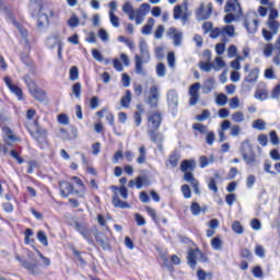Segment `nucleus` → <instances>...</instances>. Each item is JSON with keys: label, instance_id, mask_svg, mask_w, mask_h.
Segmentation results:
<instances>
[{"label": "nucleus", "instance_id": "28", "mask_svg": "<svg viewBox=\"0 0 280 280\" xmlns=\"http://www.w3.org/2000/svg\"><path fill=\"white\" fill-rule=\"evenodd\" d=\"M259 26L258 20H253L252 22L248 20H245L244 27H246L248 34H255L257 32V27Z\"/></svg>", "mask_w": 280, "mask_h": 280}, {"label": "nucleus", "instance_id": "58", "mask_svg": "<svg viewBox=\"0 0 280 280\" xmlns=\"http://www.w3.org/2000/svg\"><path fill=\"white\" fill-rule=\"evenodd\" d=\"M80 78V71L78 70V67H72L70 69V80L75 81Z\"/></svg>", "mask_w": 280, "mask_h": 280}, {"label": "nucleus", "instance_id": "5", "mask_svg": "<svg viewBox=\"0 0 280 280\" xmlns=\"http://www.w3.org/2000/svg\"><path fill=\"white\" fill-rule=\"evenodd\" d=\"M267 27L269 31L262 28V36L267 43H270V40H272V36H277V34H279L280 22L277 20H267Z\"/></svg>", "mask_w": 280, "mask_h": 280}, {"label": "nucleus", "instance_id": "60", "mask_svg": "<svg viewBox=\"0 0 280 280\" xmlns=\"http://www.w3.org/2000/svg\"><path fill=\"white\" fill-rule=\"evenodd\" d=\"M182 192L184 198H191V188H189V185L184 184L182 186Z\"/></svg>", "mask_w": 280, "mask_h": 280}, {"label": "nucleus", "instance_id": "61", "mask_svg": "<svg viewBox=\"0 0 280 280\" xmlns=\"http://www.w3.org/2000/svg\"><path fill=\"white\" fill-rule=\"evenodd\" d=\"M269 137L272 145H279L280 140L279 136H277V131H270Z\"/></svg>", "mask_w": 280, "mask_h": 280}, {"label": "nucleus", "instance_id": "34", "mask_svg": "<svg viewBox=\"0 0 280 280\" xmlns=\"http://www.w3.org/2000/svg\"><path fill=\"white\" fill-rule=\"evenodd\" d=\"M221 36H230V38H233L235 36V26L233 25H226L221 30Z\"/></svg>", "mask_w": 280, "mask_h": 280}, {"label": "nucleus", "instance_id": "47", "mask_svg": "<svg viewBox=\"0 0 280 280\" xmlns=\"http://www.w3.org/2000/svg\"><path fill=\"white\" fill-rule=\"evenodd\" d=\"M211 246L214 250H222V240L218 236L212 238Z\"/></svg>", "mask_w": 280, "mask_h": 280}, {"label": "nucleus", "instance_id": "48", "mask_svg": "<svg viewBox=\"0 0 280 280\" xmlns=\"http://www.w3.org/2000/svg\"><path fill=\"white\" fill-rule=\"evenodd\" d=\"M232 230L234 231V233H237L238 235H242V233H244V226H242V223H240V221L233 222Z\"/></svg>", "mask_w": 280, "mask_h": 280}, {"label": "nucleus", "instance_id": "21", "mask_svg": "<svg viewBox=\"0 0 280 280\" xmlns=\"http://www.w3.org/2000/svg\"><path fill=\"white\" fill-rule=\"evenodd\" d=\"M215 90V78L209 77L202 84V93L208 95L211 91Z\"/></svg>", "mask_w": 280, "mask_h": 280}, {"label": "nucleus", "instance_id": "31", "mask_svg": "<svg viewBox=\"0 0 280 280\" xmlns=\"http://www.w3.org/2000/svg\"><path fill=\"white\" fill-rule=\"evenodd\" d=\"M154 23L155 21L153 18L148 19V23L142 27V31H141L144 36H150V34H152Z\"/></svg>", "mask_w": 280, "mask_h": 280}, {"label": "nucleus", "instance_id": "53", "mask_svg": "<svg viewBox=\"0 0 280 280\" xmlns=\"http://www.w3.org/2000/svg\"><path fill=\"white\" fill-rule=\"evenodd\" d=\"M136 12L142 14V16H147L150 12V4L149 3H142L140 5V9L137 10Z\"/></svg>", "mask_w": 280, "mask_h": 280}, {"label": "nucleus", "instance_id": "16", "mask_svg": "<svg viewBox=\"0 0 280 280\" xmlns=\"http://www.w3.org/2000/svg\"><path fill=\"white\" fill-rule=\"evenodd\" d=\"M167 105L172 110L178 108V92L176 90H170L166 94Z\"/></svg>", "mask_w": 280, "mask_h": 280}, {"label": "nucleus", "instance_id": "39", "mask_svg": "<svg viewBox=\"0 0 280 280\" xmlns=\"http://www.w3.org/2000/svg\"><path fill=\"white\" fill-rule=\"evenodd\" d=\"M228 102L229 97L223 93L219 94L215 98V104H218V106H226Z\"/></svg>", "mask_w": 280, "mask_h": 280}, {"label": "nucleus", "instance_id": "42", "mask_svg": "<svg viewBox=\"0 0 280 280\" xmlns=\"http://www.w3.org/2000/svg\"><path fill=\"white\" fill-rule=\"evenodd\" d=\"M37 240L43 244V246H49V241L47 240V234H45V232L39 231L37 233Z\"/></svg>", "mask_w": 280, "mask_h": 280}, {"label": "nucleus", "instance_id": "38", "mask_svg": "<svg viewBox=\"0 0 280 280\" xmlns=\"http://www.w3.org/2000/svg\"><path fill=\"white\" fill-rule=\"evenodd\" d=\"M72 93L77 97V100H80L82 95V84L80 82H77L72 85Z\"/></svg>", "mask_w": 280, "mask_h": 280}, {"label": "nucleus", "instance_id": "15", "mask_svg": "<svg viewBox=\"0 0 280 280\" xmlns=\"http://www.w3.org/2000/svg\"><path fill=\"white\" fill-rule=\"evenodd\" d=\"M167 36L173 38V43L175 47H180L183 45V32L174 27H171L167 31Z\"/></svg>", "mask_w": 280, "mask_h": 280}, {"label": "nucleus", "instance_id": "37", "mask_svg": "<svg viewBox=\"0 0 280 280\" xmlns=\"http://www.w3.org/2000/svg\"><path fill=\"white\" fill-rule=\"evenodd\" d=\"M194 130L200 132V135H207L209 132V127L207 125H202L200 122H195L192 125Z\"/></svg>", "mask_w": 280, "mask_h": 280}, {"label": "nucleus", "instance_id": "33", "mask_svg": "<svg viewBox=\"0 0 280 280\" xmlns=\"http://www.w3.org/2000/svg\"><path fill=\"white\" fill-rule=\"evenodd\" d=\"M139 158L137 159V163L139 165H143V163H145V159H148V150L145 149L144 145H141L139 148Z\"/></svg>", "mask_w": 280, "mask_h": 280}, {"label": "nucleus", "instance_id": "55", "mask_svg": "<svg viewBox=\"0 0 280 280\" xmlns=\"http://www.w3.org/2000/svg\"><path fill=\"white\" fill-rule=\"evenodd\" d=\"M240 132H242V128L238 125H233L230 127L231 137H240Z\"/></svg>", "mask_w": 280, "mask_h": 280}, {"label": "nucleus", "instance_id": "13", "mask_svg": "<svg viewBox=\"0 0 280 280\" xmlns=\"http://www.w3.org/2000/svg\"><path fill=\"white\" fill-rule=\"evenodd\" d=\"M212 10H213V7L211 5V3L207 5V10H205V3H201L196 11L197 20L207 21V19L211 16Z\"/></svg>", "mask_w": 280, "mask_h": 280}, {"label": "nucleus", "instance_id": "29", "mask_svg": "<svg viewBox=\"0 0 280 280\" xmlns=\"http://www.w3.org/2000/svg\"><path fill=\"white\" fill-rule=\"evenodd\" d=\"M122 12L129 16L130 21H135V14L137 11H135V8H132V4L130 2H125L122 5Z\"/></svg>", "mask_w": 280, "mask_h": 280}, {"label": "nucleus", "instance_id": "22", "mask_svg": "<svg viewBox=\"0 0 280 280\" xmlns=\"http://www.w3.org/2000/svg\"><path fill=\"white\" fill-rule=\"evenodd\" d=\"M200 255V249H189L188 250V256H187V259H188V265L190 266V268L194 270L196 269V259H198Z\"/></svg>", "mask_w": 280, "mask_h": 280}, {"label": "nucleus", "instance_id": "62", "mask_svg": "<svg viewBox=\"0 0 280 280\" xmlns=\"http://www.w3.org/2000/svg\"><path fill=\"white\" fill-rule=\"evenodd\" d=\"M109 21L114 27H119V18L113 11L109 12Z\"/></svg>", "mask_w": 280, "mask_h": 280}, {"label": "nucleus", "instance_id": "45", "mask_svg": "<svg viewBox=\"0 0 280 280\" xmlns=\"http://www.w3.org/2000/svg\"><path fill=\"white\" fill-rule=\"evenodd\" d=\"M253 128L255 130H266V121H264L262 119H256L253 122Z\"/></svg>", "mask_w": 280, "mask_h": 280}, {"label": "nucleus", "instance_id": "17", "mask_svg": "<svg viewBox=\"0 0 280 280\" xmlns=\"http://www.w3.org/2000/svg\"><path fill=\"white\" fill-rule=\"evenodd\" d=\"M4 83L8 86L9 91L16 95L18 100H23V90L18 85L12 84L10 77H4Z\"/></svg>", "mask_w": 280, "mask_h": 280}, {"label": "nucleus", "instance_id": "12", "mask_svg": "<svg viewBox=\"0 0 280 280\" xmlns=\"http://www.w3.org/2000/svg\"><path fill=\"white\" fill-rule=\"evenodd\" d=\"M224 12L242 16V5L237 0H228L224 7Z\"/></svg>", "mask_w": 280, "mask_h": 280}, {"label": "nucleus", "instance_id": "8", "mask_svg": "<svg viewBox=\"0 0 280 280\" xmlns=\"http://www.w3.org/2000/svg\"><path fill=\"white\" fill-rule=\"evenodd\" d=\"M161 97V92L159 91V85H152L149 90V96L147 104L150 108H156L159 106V100Z\"/></svg>", "mask_w": 280, "mask_h": 280}, {"label": "nucleus", "instance_id": "3", "mask_svg": "<svg viewBox=\"0 0 280 280\" xmlns=\"http://www.w3.org/2000/svg\"><path fill=\"white\" fill-rule=\"evenodd\" d=\"M240 152L246 165H255L257 161V155H255L253 145H250V140H245L244 142H242Z\"/></svg>", "mask_w": 280, "mask_h": 280}, {"label": "nucleus", "instance_id": "54", "mask_svg": "<svg viewBox=\"0 0 280 280\" xmlns=\"http://www.w3.org/2000/svg\"><path fill=\"white\" fill-rule=\"evenodd\" d=\"M167 65L171 69H174V67H176V56L174 55V52L167 54Z\"/></svg>", "mask_w": 280, "mask_h": 280}, {"label": "nucleus", "instance_id": "40", "mask_svg": "<svg viewBox=\"0 0 280 280\" xmlns=\"http://www.w3.org/2000/svg\"><path fill=\"white\" fill-rule=\"evenodd\" d=\"M224 67H226V63H224L222 57H215L213 67L214 71H220V69H224Z\"/></svg>", "mask_w": 280, "mask_h": 280}, {"label": "nucleus", "instance_id": "27", "mask_svg": "<svg viewBox=\"0 0 280 280\" xmlns=\"http://www.w3.org/2000/svg\"><path fill=\"white\" fill-rule=\"evenodd\" d=\"M135 63H136V73H138V75H145V70H143V57L136 55Z\"/></svg>", "mask_w": 280, "mask_h": 280}, {"label": "nucleus", "instance_id": "35", "mask_svg": "<svg viewBox=\"0 0 280 280\" xmlns=\"http://www.w3.org/2000/svg\"><path fill=\"white\" fill-rule=\"evenodd\" d=\"M213 67H215V63L211 62V61H201L199 63V68L201 69V71H205L206 73H209Z\"/></svg>", "mask_w": 280, "mask_h": 280}, {"label": "nucleus", "instance_id": "50", "mask_svg": "<svg viewBox=\"0 0 280 280\" xmlns=\"http://www.w3.org/2000/svg\"><path fill=\"white\" fill-rule=\"evenodd\" d=\"M215 142V132L213 131H208L206 133V143L208 145H213V143Z\"/></svg>", "mask_w": 280, "mask_h": 280}, {"label": "nucleus", "instance_id": "41", "mask_svg": "<svg viewBox=\"0 0 280 280\" xmlns=\"http://www.w3.org/2000/svg\"><path fill=\"white\" fill-rule=\"evenodd\" d=\"M244 119H245V116H244V113L242 112H235L234 114H232V121H234V124H242Z\"/></svg>", "mask_w": 280, "mask_h": 280}, {"label": "nucleus", "instance_id": "46", "mask_svg": "<svg viewBox=\"0 0 280 280\" xmlns=\"http://www.w3.org/2000/svg\"><path fill=\"white\" fill-rule=\"evenodd\" d=\"M164 33H165V26H163V24H160L154 32V38H156V40H161V38H163Z\"/></svg>", "mask_w": 280, "mask_h": 280}, {"label": "nucleus", "instance_id": "23", "mask_svg": "<svg viewBox=\"0 0 280 280\" xmlns=\"http://www.w3.org/2000/svg\"><path fill=\"white\" fill-rule=\"evenodd\" d=\"M2 130L5 135L4 141L8 145H12V143H16L18 138L14 135V132H12V129H10L9 127H3Z\"/></svg>", "mask_w": 280, "mask_h": 280}, {"label": "nucleus", "instance_id": "24", "mask_svg": "<svg viewBox=\"0 0 280 280\" xmlns=\"http://www.w3.org/2000/svg\"><path fill=\"white\" fill-rule=\"evenodd\" d=\"M15 259H16V261H20L22 268H25V270H28V272H31L32 275H35V271H36L35 264L24 260L20 256H16Z\"/></svg>", "mask_w": 280, "mask_h": 280}, {"label": "nucleus", "instance_id": "6", "mask_svg": "<svg viewBox=\"0 0 280 280\" xmlns=\"http://www.w3.org/2000/svg\"><path fill=\"white\" fill-rule=\"evenodd\" d=\"M74 229L75 231H78V233H80V235H82V237H84L86 240V242L89 244H94L93 241V235L96 236L97 233H95V231L89 226H86L85 224H82L78 221L74 222Z\"/></svg>", "mask_w": 280, "mask_h": 280}, {"label": "nucleus", "instance_id": "14", "mask_svg": "<svg viewBox=\"0 0 280 280\" xmlns=\"http://www.w3.org/2000/svg\"><path fill=\"white\" fill-rule=\"evenodd\" d=\"M112 189L115 194L112 198L114 207H116V209H130V203L121 201V199H119V195H117V191H119V187L112 186Z\"/></svg>", "mask_w": 280, "mask_h": 280}, {"label": "nucleus", "instance_id": "43", "mask_svg": "<svg viewBox=\"0 0 280 280\" xmlns=\"http://www.w3.org/2000/svg\"><path fill=\"white\" fill-rule=\"evenodd\" d=\"M185 13L183 12V7L177 4L175 5L174 10H173V18L175 19V21H178V19H180V16H183Z\"/></svg>", "mask_w": 280, "mask_h": 280}, {"label": "nucleus", "instance_id": "57", "mask_svg": "<svg viewBox=\"0 0 280 280\" xmlns=\"http://www.w3.org/2000/svg\"><path fill=\"white\" fill-rule=\"evenodd\" d=\"M165 73H166L165 72V65L162 63V62L158 63V66H156V74H158V77L159 78H164Z\"/></svg>", "mask_w": 280, "mask_h": 280}, {"label": "nucleus", "instance_id": "11", "mask_svg": "<svg viewBox=\"0 0 280 280\" xmlns=\"http://www.w3.org/2000/svg\"><path fill=\"white\" fill-rule=\"evenodd\" d=\"M59 189H60V196L62 198H69V196L73 194H80V190L73 189V184L67 180L59 182Z\"/></svg>", "mask_w": 280, "mask_h": 280}, {"label": "nucleus", "instance_id": "49", "mask_svg": "<svg viewBox=\"0 0 280 280\" xmlns=\"http://www.w3.org/2000/svg\"><path fill=\"white\" fill-rule=\"evenodd\" d=\"M272 51H275V46L272 44H266L264 48L265 58H270L272 56Z\"/></svg>", "mask_w": 280, "mask_h": 280}, {"label": "nucleus", "instance_id": "52", "mask_svg": "<svg viewBox=\"0 0 280 280\" xmlns=\"http://www.w3.org/2000/svg\"><path fill=\"white\" fill-rule=\"evenodd\" d=\"M190 211L192 215H200V212L202 211V208L198 202H192L190 206Z\"/></svg>", "mask_w": 280, "mask_h": 280}, {"label": "nucleus", "instance_id": "51", "mask_svg": "<svg viewBox=\"0 0 280 280\" xmlns=\"http://www.w3.org/2000/svg\"><path fill=\"white\" fill-rule=\"evenodd\" d=\"M211 117V112L205 109L200 115L196 116L197 121H205Z\"/></svg>", "mask_w": 280, "mask_h": 280}, {"label": "nucleus", "instance_id": "59", "mask_svg": "<svg viewBox=\"0 0 280 280\" xmlns=\"http://www.w3.org/2000/svg\"><path fill=\"white\" fill-rule=\"evenodd\" d=\"M68 25H69V27H78V25H80V19H78V16H75V15H72L68 20Z\"/></svg>", "mask_w": 280, "mask_h": 280}, {"label": "nucleus", "instance_id": "19", "mask_svg": "<svg viewBox=\"0 0 280 280\" xmlns=\"http://www.w3.org/2000/svg\"><path fill=\"white\" fill-rule=\"evenodd\" d=\"M258 79H259V69L254 68L253 70H250L248 75L245 78V80L242 84L243 89H244V86H246V84H255V82H257Z\"/></svg>", "mask_w": 280, "mask_h": 280}, {"label": "nucleus", "instance_id": "32", "mask_svg": "<svg viewBox=\"0 0 280 280\" xmlns=\"http://www.w3.org/2000/svg\"><path fill=\"white\" fill-rule=\"evenodd\" d=\"M215 180H220V173H214V177H211L208 183L210 191L218 194V185L215 184Z\"/></svg>", "mask_w": 280, "mask_h": 280}, {"label": "nucleus", "instance_id": "2", "mask_svg": "<svg viewBox=\"0 0 280 280\" xmlns=\"http://www.w3.org/2000/svg\"><path fill=\"white\" fill-rule=\"evenodd\" d=\"M180 170L183 172H186L184 174V180L186 183H190L192 189H194V192L197 195V196H200V183L198 182V179H196L194 177V170H196V161L194 160H184L180 164Z\"/></svg>", "mask_w": 280, "mask_h": 280}, {"label": "nucleus", "instance_id": "30", "mask_svg": "<svg viewBox=\"0 0 280 280\" xmlns=\"http://www.w3.org/2000/svg\"><path fill=\"white\" fill-rule=\"evenodd\" d=\"M131 102H132V92H130V90H127L126 94L120 100V105L122 106V108H129Z\"/></svg>", "mask_w": 280, "mask_h": 280}, {"label": "nucleus", "instance_id": "44", "mask_svg": "<svg viewBox=\"0 0 280 280\" xmlns=\"http://www.w3.org/2000/svg\"><path fill=\"white\" fill-rule=\"evenodd\" d=\"M145 211H147L148 215H150V218H152L153 222H155V224H159V218L156 217V210H154V208H152V207H145Z\"/></svg>", "mask_w": 280, "mask_h": 280}, {"label": "nucleus", "instance_id": "25", "mask_svg": "<svg viewBox=\"0 0 280 280\" xmlns=\"http://www.w3.org/2000/svg\"><path fill=\"white\" fill-rule=\"evenodd\" d=\"M139 49L141 54L140 58H144V62H148V60H150V52L148 51V43H145V39L140 40Z\"/></svg>", "mask_w": 280, "mask_h": 280}, {"label": "nucleus", "instance_id": "26", "mask_svg": "<svg viewBox=\"0 0 280 280\" xmlns=\"http://www.w3.org/2000/svg\"><path fill=\"white\" fill-rule=\"evenodd\" d=\"M254 97L260 102L268 100V90L266 89V85L258 88L254 94Z\"/></svg>", "mask_w": 280, "mask_h": 280}, {"label": "nucleus", "instance_id": "10", "mask_svg": "<svg viewBox=\"0 0 280 280\" xmlns=\"http://www.w3.org/2000/svg\"><path fill=\"white\" fill-rule=\"evenodd\" d=\"M163 121V116L160 112H155L148 117V130H159Z\"/></svg>", "mask_w": 280, "mask_h": 280}, {"label": "nucleus", "instance_id": "56", "mask_svg": "<svg viewBox=\"0 0 280 280\" xmlns=\"http://www.w3.org/2000/svg\"><path fill=\"white\" fill-rule=\"evenodd\" d=\"M277 19H279V10L273 9L271 7L270 11H269V16L267 21H277Z\"/></svg>", "mask_w": 280, "mask_h": 280}, {"label": "nucleus", "instance_id": "9", "mask_svg": "<svg viewBox=\"0 0 280 280\" xmlns=\"http://www.w3.org/2000/svg\"><path fill=\"white\" fill-rule=\"evenodd\" d=\"M46 45L48 49H55L58 46V58L62 60V42L60 40V35H52L46 39Z\"/></svg>", "mask_w": 280, "mask_h": 280}, {"label": "nucleus", "instance_id": "18", "mask_svg": "<svg viewBox=\"0 0 280 280\" xmlns=\"http://www.w3.org/2000/svg\"><path fill=\"white\" fill-rule=\"evenodd\" d=\"M148 135L153 143H156L159 150H163V136L156 130H148Z\"/></svg>", "mask_w": 280, "mask_h": 280}, {"label": "nucleus", "instance_id": "36", "mask_svg": "<svg viewBox=\"0 0 280 280\" xmlns=\"http://www.w3.org/2000/svg\"><path fill=\"white\" fill-rule=\"evenodd\" d=\"M179 160L180 155L176 151L172 152V154L168 156V163L172 165V167H176Z\"/></svg>", "mask_w": 280, "mask_h": 280}, {"label": "nucleus", "instance_id": "4", "mask_svg": "<svg viewBox=\"0 0 280 280\" xmlns=\"http://www.w3.org/2000/svg\"><path fill=\"white\" fill-rule=\"evenodd\" d=\"M31 95L37 100V102H45V98L47 97V95L45 94V91H43L40 88H38V85H36V82H34V80H32V78L30 75H24L23 78Z\"/></svg>", "mask_w": 280, "mask_h": 280}, {"label": "nucleus", "instance_id": "63", "mask_svg": "<svg viewBox=\"0 0 280 280\" xmlns=\"http://www.w3.org/2000/svg\"><path fill=\"white\" fill-rule=\"evenodd\" d=\"M270 97H271V100H279V97H280V84L276 85L272 89Z\"/></svg>", "mask_w": 280, "mask_h": 280}, {"label": "nucleus", "instance_id": "1", "mask_svg": "<svg viewBox=\"0 0 280 280\" xmlns=\"http://www.w3.org/2000/svg\"><path fill=\"white\" fill-rule=\"evenodd\" d=\"M28 10L33 19H37V27L43 30L49 25V16H54L51 4L44 3L43 0H31Z\"/></svg>", "mask_w": 280, "mask_h": 280}, {"label": "nucleus", "instance_id": "20", "mask_svg": "<svg viewBox=\"0 0 280 280\" xmlns=\"http://www.w3.org/2000/svg\"><path fill=\"white\" fill-rule=\"evenodd\" d=\"M33 138L39 145H43V143H47V130L37 128L36 131L33 133Z\"/></svg>", "mask_w": 280, "mask_h": 280}, {"label": "nucleus", "instance_id": "64", "mask_svg": "<svg viewBox=\"0 0 280 280\" xmlns=\"http://www.w3.org/2000/svg\"><path fill=\"white\" fill-rule=\"evenodd\" d=\"M135 220H136L138 226H145V218H143V215L136 213Z\"/></svg>", "mask_w": 280, "mask_h": 280}, {"label": "nucleus", "instance_id": "7", "mask_svg": "<svg viewBox=\"0 0 280 280\" xmlns=\"http://www.w3.org/2000/svg\"><path fill=\"white\" fill-rule=\"evenodd\" d=\"M200 88H201V85L199 82H196L189 86V90H188L189 106H196V104H198V102H200Z\"/></svg>", "mask_w": 280, "mask_h": 280}]
</instances>
